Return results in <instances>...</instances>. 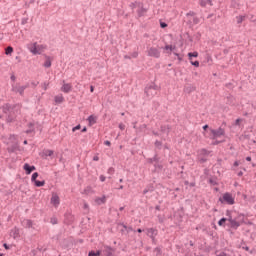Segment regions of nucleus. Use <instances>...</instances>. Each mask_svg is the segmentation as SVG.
<instances>
[{"label":"nucleus","mask_w":256,"mask_h":256,"mask_svg":"<svg viewBox=\"0 0 256 256\" xmlns=\"http://www.w3.org/2000/svg\"><path fill=\"white\" fill-rule=\"evenodd\" d=\"M218 201L222 203V205H235V198L233 197V194L229 192L224 193Z\"/></svg>","instance_id":"obj_1"},{"label":"nucleus","mask_w":256,"mask_h":256,"mask_svg":"<svg viewBox=\"0 0 256 256\" xmlns=\"http://www.w3.org/2000/svg\"><path fill=\"white\" fill-rule=\"evenodd\" d=\"M157 91H159V86H157L154 82L145 87L147 97H155V95H157Z\"/></svg>","instance_id":"obj_2"},{"label":"nucleus","mask_w":256,"mask_h":256,"mask_svg":"<svg viewBox=\"0 0 256 256\" xmlns=\"http://www.w3.org/2000/svg\"><path fill=\"white\" fill-rule=\"evenodd\" d=\"M209 131L212 135L210 137V139H212L213 141H215V139H219V137H223L225 135V129H223L221 127H219L218 129L210 128Z\"/></svg>","instance_id":"obj_3"},{"label":"nucleus","mask_w":256,"mask_h":256,"mask_svg":"<svg viewBox=\"0 0 256 256\" xmlns=\"http://www.w3.org/2000/svg\"><path fill=\"white\" fill-rule=\"evenodd\" d=\"M159 231L155 228H148L146 229V235L150 237L152 244L157 245V239L155 238L158 235Z\"/></svg>","instance_id":"obj_4"},{"label":"nucleus","mask_w":256,"mask_h":256,"mask_svg":"<svg viewBox=\"0 0 256 256\" xmlns=\"http://www.w3.org/2000/svg\"><path fill=\"white\" fill-rule=\"evenodd\" d=\"M43 49H45L44 45H38L37 42H34L30 47V52L32 55H41Z\"/></svg>","instance_id":"obj_5"},{"label":"nucleus","mask_w":256,"mask_h":256,"mask_svg":"<svg viewBox=\"0 0 256 256\" xmlns=\"http://www.w3.org/2000/svg\"><path fill=\"white\" fill-rule=\"evenodd\" d=\"M101 251H102V254L104 256H113V255H115V248H113L111 246L104 245L102 247Z\"/></svg>","instance_id":"obj_6"},{"label":"nucleus","mask_w":256,"mask_h":256,"mask_svg":"<svg viewBox=\"0 0 256 256\" xmlns=\"http://www.w3.org/2000/svg\"><path fill=\"white\" fill-rule=\"evenodd\" d=\"M148 57H154L155 59H159L161 57V51L155 47H151L148 50Z\"/></svg>","instance_id":"obj_7"},{"label":"nucleus","mask_w":256,"mask_h":256,"mask_svg":"<svg viewBox=\"0 0 256 256\" xmlns=\"http://www.w3.org/2000/svg\"><path fill=\"white\" fill-rule=\"evenodd\" d=\"M27 87H29V84L24 85V86H12V91H13V93H19V95H21V97H23V95L25 93V89H27Z\"/></svg>","instance_id":"obj_8"},{"label":"nucleus","mask_w":256,"mask_h":256,"mask_svg":"<svg viewBox=\"0 0 256 256\" xmlns=\"http://www.w3.org/2000/svg\"><path fill=\"white\" fill-rule=\"evenodd\" d=\"M228 221L230 223L229 224L230 229H239V227H241V224H239V222L235 218H228Z\"/></svg>","instance_id":"obj_9"},{"label":"nucleus","mask_w":256,"mask_h":256,"mask_svg":"<svg viewBox=\"0 0 256 256\" xmlns=\"http://www.w3.org/2000/svg\"><path fill=\"white\" fill-rule=\"evenodd\" d=\"M23 169H24L26 175H31V172L36 171L37 167H35L34 165H30L29 163H25L23 166Z\"/></svg>","instance_id":"obj_10"},{"label":"nucleus","mask_w":256,"mask_h":256,"mask_svg":"<svg viewBox=\"0 0 256 256\" xmlns=\"http://www.w3.org/2000/svg\"><path fill=\"white\" fill-rule=\"evenodd\" d=\"M71 89H73V86L69 83H64L63 86L61 87V91L63 93H71Z\"/></svg>","instance_id":"obj_11"},{"label":"nucleus","mask_w":256,"mask_h":256,"mask_svg":"<svg viewBox=\"0 0 256 256\" xmlns=\"http://www.w3.org/2000/svg\"><path fill=\"white\" fill-rule=\"evenodd\" d=\"M22 225L23 227H25V229H31V227H33V221L29 219H24L22 221Z\"/></svg>","instance_id":"obj_12"},{"label":"nucleus","mask_w":256,"mask_h":256,"mask_svg":"<svg viewBox=\"0 0 256 256\" xmlns=\"http://www.w3.org/2000/svg\"><path fill=\"white\" fill-rule=\"evenodd\" d=\"M153 191H155V186L153 184H149L143 190V195H147V193H153Z\"/></svg>","instance_id":"obj_13"},{"label":"nucleus","mask_w":256,"mask_h":256,"mask_svg":"<svg viewBox=\"0 0 256 256\" xmlns=\"http://www.w3.org/2000/svg\"><path fill=\"white\" fill-rule=\"evenodd\" d=\"M51 203L52 205H54V207H57L61 203L59 196L57 194L51 197Z\"/></svg>","instance_id":"obj_14"},{"label":"nucleus","mask_w":256,"mask_h":256,"mask_svg":"<svg viewBox=\"0 0 256 256\" xmlns=\"http://www.w3.org/2000/svg\"><path fill=\"white\" fill-rule=\"evenodd\" d=\"M160 159L161 158H159L157 156V154H155L153 158H148L147 159V163H149L150 165H153V163H159Z\"/></svg>","instance_id":"obj_15"},{"label":"nucleus","mask_w":256,"mask_h":256,"mask_svg":"<svg viewBox=\"0 0 256 256\" xmlns=\"http://www.w3.org/2000/svg\"><path fill=\"white\" fill-rule=\"evenodd\" d=\"M207 5L213 7V0H200V7H207Z\"/></svg>","instance_id":"obj_16"},{"label":"nucleus","mask_w":256,"mask_h":256,"mask_svg":"<svg viewBox=\"0 0 256 256\" xmlns=\"http://www.w3.org/2000/svg\"><path fill=\"white\" fill-rule=\"evenodd\" d=\"M234 219L239 222V225L245 223V214H238Z\"/></svg>","instance_id":"obj_17"},{"label":"nucleus","mask_w":256,"mask_h":256,"mask_svg":"<svg viewBox=\"0 0 256 256\" xmlns=\"http://www.w3.org/2000/svg\"><path fill=\"white\" fill-rule=\"evenodd\" d=\"M54 101L57 105H61V103L65 101V98L63 97V95H57L55 96Z\"/></svg>","instance_id":"obj_18"},{"label":"nucleus","mask_w":256,"mask_h":256,"mask_svg":"<svg viewBox=\"0 0 256 256\" xmlns=\"http://www.w3.org/2000/svg\"><path fill=\"white\" fill-rule=\"evenodd\" d=\"M107 202V198L105 196H102L101 198H96L95 199V203H97V205H103Z\"/></svg>","instance_id":"obj_19"},{"label":"nucleus","mask_w":256,"mask_h":256,"mask_svg":"<svg viewBox=\"0 0 256 256\" xmlns=\"http://www.w3.org/2000/svg\"><path fill=\"white\" fill-rule=\"evenodd\" d=\"M226 103L227 105H235V97H233L232 95L227 96Z\"/></svg>","instance_id":"obj_20"},{"label":"nucleus","mask_w":256,"mask_h":256,"mask_svg":"<svg viewBox=\"0 0 256 256\" xmlns=\"http://www.w3.org/2000/svg\"><path fill=\"white\" fill-rule=\"evenodd\" d=\"M87 121L89 122L90 125H95V123H97V117H95L94 115H90Z\"/></svg>","instance_id":"obj_21"},{"label":"nucleus","mask_w":256,"mask_h":256,"mask_svg":"<svg viewBox=\"0 0 256 256\" xmlns=\"http://www.w3.org/2000/svg\"><path fill=\"white\" fill-rule=\"evenodd\" d=\"M2 111H3V113H5V114L9 113V111H11V104L6 103V104L2 107Z\"/></svg>","instance_id":"obj_22"},{"label":"nucleus","mask_w":256,"mask_h":256,"mask_svg":"<svg viewBox=\"0 0 256 256\" xmlns=\"http://www.w3.org/2000/svg\"><path fill=\"white\" fill-rule=\"evenodd\" d=\"M169 129H171V128L169 127V125H162V126L160 127L161 133H167V135H169Z\"/></svg>","instance_id":"obj_23"},{"label":"nucleus","mask_w":256,"mask_h":256,"mask_svg":"<svg viewBox=\"0 0 256 256\" xmlns=\"http://www.w3.org/2000/svg\"><path fill=\"white\" fill-rule=\"evenodd\" d=\"M193 57H199V52L194 51V52H189V53H188V59H189V61H192V60H193Z\"/></svg>","instance_id":"obj_24"},{"label":"nucleus","mask_w":256,"mask_h":256,"mask_svg":"<svg viewBox=\"0 0 256 256\" xmlns=\"http://www.w3.org/2000/svg\"><path fill=\"white\" fill-rule=\"evenodd\" d=\"M102 254V250H97L96 252L91 250L89 253H88V256H101Z\"/></svg>","instance_id":"obj_25"},{"label":"nucleus","mask_w":256,"mask_h":256,"mask_svg":"<svg viewBox=\"0 0 256 256\" xmlns=\"http://www.w3.org/2000/svg\"><path fill=\"white\" fill-rule=\"evenodd\" d=\"M161 249H162L161 246H158V247H156V248L154 249V253H156L155 256H161V255H163V251H162Z\"/></svg>","instance_id":"obj_26"},{"label":"nucleus","mask_w":256,"mask_h":256,"mask_svg":"<svg viewBox=\"0 0 256 256\" xmlns=\"http://www.w3.org/2000/svg\"><path fill=\"white\" fill-rule=\"evenodd\" d=\"M34 185H35V187H45V180H42V181L36 180L34 182Z\"/></svg>","instance_id":"obj_27"},{"label":"nucleus","mask_w":256,"mask_h":256,"mask_svg":"<svg viewBox=\"0 0 256 256\" xmlns=\"http://www.w3.org/2000/svg\"><path fill=\"white\" fill-rule=\"evenodd\" d=\"M227 221H228V218H225V217L221 218V219L218 221L219 227H225V223H227Z\"/></svg>","instance_id":"obj_28"},{"label":"nucleus","mask_w":256,"mask_h":256,"mask_svg":"<svg viewBox=\"0 0 256 256\" xmlns=\"http://www.w3.org/2000/svg\"><path fill=\"white\" fill-rule=\"evenodd\" d=\"M12 237L13 239H17V237H19V229L15 228L12 230Z\"/></svg>","instance_id":"obj_29"},{"label":"nucleus","mask_w":256,"mask_h":256,"mask_svg":"<svg viewBox=\"0 0 256 256\" xmlns=\"http://www.w3.org/2000/svg\"><path fill=\"white\" fill-rule=\"evenodd\" d=\"M208 183L213 186L219 185V183H217V178H209Z\"/></svg>","instance_id":"obj_30"},{"label":"nucleus","mask_w":256,"mask_h":256,"mask_svg":"<svg viewBox=\"0 0 256 256\" xmlns=\"http://www.w3.org/2000/svg\"><path fill=\"white\" fill-rule=\"evenodd\" d=\"M236 19H237L238 25H241V23H243V21H245V16L240 15V16H237Z\"/></svg>","instance_id":"obj_31"},{"label":"nucleus","mask_w":256,"mask_h":256,"mask_svg":"<svg viewBox=\"0 0 256 256\" xmlns=\"http://www.w3.org/2000/svg\"><path fill=\"white\" fill-rule=\"evenodd\" d=\"M44 67H46L47 69H49V67H51V58L47 57L45 63H44Z\"/></svg>","instance_id":"obj_32"},{"label":"nucleus","mask_w":256,"mask_h":256,"mask_svg":"<svg viewBox=\"0 0 256 256\" xmlns=\"http://www.w3.org/2000/svg\"><path fill=\"white\" fill-rule=\"evenodd\" d=\"M55 152L53 150H45L44 151V155L45 157H52V155L54 154Z\"/></svg>","instance_id":"obj_33"},{"label":"nucleus","mask_w":256,"mask_h":256,"mask_svg":"<svg viewBox=\"0 0 256 256\" xmlns=\"http://www.w3.org/2000/svg\"><path fill=\"white\" fill-rule=\"evenodd\" d=\"M37 177H39V173L38 172H34L32 174V177H31L32 183H35L37 181Z\"/></svg>","instance_id":"obj_34"},{"label":"nucleus","mask_w":256,"mask_h":256,"mask_svg":"<svg viewBox=\"0 0 256 256\" xmlns=\"http://www.w3.org/2000/svg\"><path fill=\"white\" fill-rule=\"evenodd\" d=\"M164 49H165L166 51H175V49H177V47H175V46H173V45H166V46L164 47Z\"/></svg>","instance_id":"obj_35"},{"label":"nucleus","mask_w":256,"mask_h":256,"mask_svg":"<svg viewBox=\"0 0 256 256\" xmlns=\"http://www.w3.org/2000/svg\"><path fill=\"white\" fill-rule=\"evenodd\" d=\"M13 53V47L8 46L5 50V55H11Z\"/></svg>","instance_id":"obj_36"},{"label":"nucleus","mask_w":256,"mask_h":256,"mask_svg":"<svg viewBox=\"0 0 256 256\" xmlns=\"http://www.w3.org/2000/svg\"><path fill=\"white\" fill-rule=\"evenodd\" d=\"M154 145H155V147H157V149L161 150V147H163V142L156 140Z\"/></svg>","instance_id":"obj_37"},{"label":"nucleus","mask_w":256,"mask_h":256,"mask_svg":"<svg viewBox=\"0 0 256 256\" xmlns=\"http://www.w3.org/2000/svg\"><path fill=\"white\" fill-rule=\"evenodd\" d=\"M186 93H193L195 91V87L193 86H188L185 88Z\"/></svg>","instance_id":"obj_38"},{"label":"nucleus","mask_w":256,"mask_h":256,"mask_svg":"<svg viewBox=\"0 0 256 256\" xmlns=\"http://www.w3.org/2000/svg\"><path fill=\"white\" fill-rule=\"evenodd\" d=\"M145 11H147L145 8H141L140 10H138V17H143Z\"/></svg>","instance_id":"obj_39"},{"label":"nucleus","mask_w":256,"mask_h":256,"mask_svg":"<svg viewBox=\"0 0 256 256\" xmlns=\"http://www.w3.org/2000/svg\"><path fill=\"white\" fill-rule=\"evenodd\" d=\"M50 223H51L52 225H57V223H59V221L57 220V217H52V218L50 219Z\"/></svg>","instance_id":"obj_40"},{"label":"nucleus","mask_w":256,"mask_h":256,"mask_svg":"<svg viewBox=\"0 0 256 256\" xmlns=\"http://www.w3.org/2000/svg\"><path fill=\"white\" fill-rule=\"evenodd\" d=\"M209 153H211V152H209L207 149H205V148H203V149H201L200 150V155H209Z\"/></svg>","instance_id":"obj_41"},{"label":"nucleus","mask_w":256,"mask_h":256,"mask_svg":"<svg viewBox=\"0 0 256 256\" xmlns=\"http://www.w3.org/2000/svg\"><path fill=\"white\" fill-rule=\"evenodd\" d=\"M241 245H244L242 246V249H244V251H249V246L245 245V241L242 240Z\"/></svg>","instance_id":"obj_42"},{"label":"nucleus","mask_w":256,"mask_h":256,"mask_svg":"<svg viewBox=\"0 0 256 256\" xmlns=\"http://www.w3.org/2000/svg\"><path fill=\"white\" fill-rule=\"evenodd\" d=\"M190 63H191V65H193V67H199V61H192V60H190Z\"/></svg>","instance_id":"obj_43"},{"label":"nucleus","mask_w":256,"mask_h":256,"mask_svg":"<svg viewBox=\"0 0 256 256\" xmlns=\"http://www.w3.org/2000/svg\"><path fill=\"white\" fill-rule=\"evenodd\" d=\"M79 129H81V124H78L75 127H73L72 131H73V133H75V131H79Z\"/></svg>","instance_id":"obj_44"},{"label":"nucleus","mask_w":256,"mask_h":256,"mask_svg":"<svg viewBox=\"0 0 256 256\" xmlns=\"http://www.w3.org/2000/svg\"><path fill=\"white\" fill-rule=\"evenodd\" d=\"M108 175H113V173H115V168L110 167L107 171Z\"/></svg>","instance_id":"obj_45"},{"label":"nucleus","mask_w":256,"mask_h":256,"mask_svg":"<svg viewBox=\"0 0 256 256\" xmlns=\"http://www.w3.org/2000/svg\"><path fill=\"white\" fill-rule=\"evenodd\" d=\"M221 143H225V140H215L212 145H219Z\"/></svg>","instance_id":"obj_46"},{"label":"nucleus","mask_w":256,"mask_h":256,"mask_svg":"<svg viewBox=\"0 0 256 256\" xmlns=\"http://www.w3.org/2000/svg\"><path fill=\"white\" fill-rule=\"evenodd\" d=\"M241 121H243V119H241V118H237V119L235 120V125H236V127H239V125H241Z\"/></svg>","instance_id":"obj_47"},{"label":"nucleus","mask_w":256,"mask_h":256,"mask_svg":"<svg viewBox=\"0 0 256 256\" xmlns=\"http://www.w3.org/2000/svg\"><path fill=\"white\" fill-rule=\"evenodd\" d=\"M138 129H139V131H145V129H147V124L140 125V127Z\"/></svg>","instance_id":"obj_48"},{"label":"nucleus","mask_w":256,"mask_h":256,"mask_svg":"<svg viewBox=\"0 0 256 256\" xmlns=\"http://www.w3.org/2000/svg\"><path fill=\"white\" fill-rule=\"evenodd\" d=\"M154 167H155V169H163V165H161V164H158V162H156L155 164H154Z\"/></svg>","instance_id":"obj_49"},{"label":"nucleus","mask_w":256,"mask_h":256,"mask_svg":"<svg viewBox=\"0 0 256 256\" xmlns=\"http://www.w3.org/2000/svg\"><path fill=\"white\" fill-rule=\"evenodd\" d=\"M199 21H200L199 18L194 17L192 23H193V25H199Z\"/></svg>","instance_id":"obj_50"},{"label":"nucleus","mask_w":256,"mask_h":256,"mask_svg":"<svg viewBox=\"0 0 256 256\" xmlns=\"http://www.w3.org/2000/svg\"><path fill=\"white\" fill-rule=\"evenodd\" d=\"M226 217H227V219H233V216H231V211L230 210L226 211Z\"/></svg>","instance_id":"obj_51"},{"label":"nucleus","mask_w":256,"mask_h":256,"mask_svg":"<svg viewBox=\"0 0 256 256\" xmlns=\"http://www.w3.org/2000/svg\"><path fill=\"white\" fill-rule=\"evenodd\" d=\"M35 131V128H29L28 130L25 131L27 135H30V133H33Z\"/></svg>","instance_id":"obj_52"},{"label":"nucleus","mask_w":256,"mask_h":256,"mask_svg":"<svg viewBox=\"0 0 256 256\" xmlns=\"http://www.w3.org/2000/svg\"><path fill=\"white\" fill-rule=\"evenodd\" d=\"M186 17H195V12L194 11H190L186 14Z\"/></svg>","instance_id":"obj_53"},{"label":"nucleus","mask_w":256,"mask_h":256,"mask_svg":"<svg viewBox=\"0 0 256 256\" xmlns=\"http://www.w3.org/2000/svg\"><path fill=\"white\" fill-rule=\"evenodd\" d=\"M131 57H133V59H137V57H139V53L138 52H133L131 54Z\"/></svg>","instance_id":"obj_54"},{"label":"nucleus","mask_w":256,"mask_h":256,"mask_svg":"<svg viewBox=\"0 0 256 256\" xmlns=\"http://www.w3.org/2000/svg\"><path fill=\"white\" fill-rule=\"evenodd\" d=\"M3 247H4V249H6V251H9V249H11V246H9V244H7V243H4Z\"/></svg>","instance_id":"obj_55"},{"label":"nucleus","mask_w":256,"mask_h":256,"mask_svg":"<svg viewBox=\"0 0 256 256\" xmlns=\"http://www.w3.org/2000/svg\"><path fill=\"white\" fill-rule=\"evenodd\" d=\"M27 21H29V18H22V25H27Z\"/></svg>","instance_id":"obj_56"},{"label":"nucleus","mask_w":256,"mask_h":256,"mask_svg":"<svg viewBox=\"0 0 256 256\" xmlns=\"http://www.w3.org/2000/svg\"><path fill=\"white\" fill-rule=\"evenodd\" d=\"M28 127L29 129H35V123L33 122L28 123Z\"/></svg>","instance_id":"obj_57"},{"label":"nucleus","mask_w":256,"mask_h":256,"mask_svg":"<svg viewBox=\"0 0 256 256\" xmlns=\"http://www.w3.org/2000/svg\"><path fill=\"white\" fill-rule=\"evenodd\" d=\"M161 29H166L167 24L165 22H160Z\"/></svg>","instance_id":"obj_58"},{"label":"nucleus","mask_w":256,"mask_h":256,"mask_svg":"<svg viewBox=\"0 0 256 256\" xmlns=\"http://www.w3.org/2000/svg\"><path fill=\"white\" fill-rule=\"evenodd\" d=\"M119 129H120L121 131H125V124L120 123V124H119Z\"/></svg>","instance_id":"obj_59"},{"label":"nucleus","mask_w":256,"mask_h":256,"mask_svg":"<svg viewBox=\"0 0 256 256\" xmlns=\"http://www.w3.org/2000/svg\"><path fill=\"white\" fill-rule=\"evenodd\" d=\"M200 163H207V158H199Z\"/></svg>","instance_id":"obj_60"},{"label":"nucleus","mask_w":256,"mask_h":256,"mask_svg":"<svg viewBox=\"0 0 256 256\" xmlns=\"http://www.w3.org/2000/svg\"><path fill=\"white\" fill-rule=\"evenodd\" d=\"M195 38L199 41L201 39V34L199 32H197L195 34Z\"/></svg>","instance_id":"obj_61"},{"label":"nucleus","mask_w":256,"mask_h":256,"mask_svg":"<svg viewBox=\"0 0 256 256\" xmlns=\"http://www.w3.org/2000/svg\"><path fill=\"white\" fill-rule=\"evenodd\" d=\"M104 145H107V147H111V141L109 140L104 141Z\"/></svg>","instance_id":"obj_62"},{"label":"nucleus","mask_w":256,"mask_h":256,"mask_svg":"<svg viewBox=\"0 0 256 256\" xmlns=\"http://www.w3.org/2000/svg\"><path fill=\"white\" fill-rule=\"evenodd\" d=\"M107 178L104 176V175H100V181L102 183H104V181L106 180Z\"/></svg>","instance_id":"obj_63"},{"label":"nucleus","mask_w":256,"mask_h":256,"mask_svg":"<svg viewBox=\"0 0 256 256\" xmlns=\"http://www.w3.org/2000/svg\"><path fill=\"white\" fill-rule=\"evenodd\" d=\"M218 256H227V253L221 252Z\"/></svg>","instance_id":"obj_64"}]
</instances>
